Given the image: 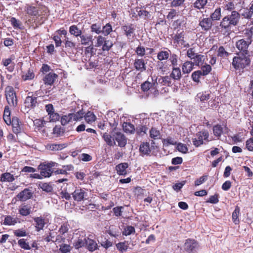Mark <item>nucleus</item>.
Here are the masks:
<instances>
[{
    "label": "nucleus",
    "mask_w": 253,
    "mask_h": 253,
    "mask_svg": "<svg viewBox=\"0 0 253 253\" xmlns=\"http://www.w3.org/2000/svg\"><path fill=\"white\" fill-rule=\"evenodd\" d=\"M57 75L53 72H50L46 74L43 78V81L45 84L51 85L57 78Z\"/></svg>",
    "instance_id": "nucleus-15"
},
{
    "label": "nucleus",
    "mask_w": 253,
    "mask_h": 253,
    "mask_svg": "<svg viewBox=\"0 0 253 253\" xmlns=\"http://www.w3.org/2000/svg\"><path fill=\"white\" fill-rule=\"evenodd\" d=\"M84 119L85 121L88 123H91L94 122L95 120L96 117L94 115V114L88 111L84 115Z\"/></svg>",
    "instance_id": "nucleus-43"
},
{
    "label": "nucleus",
    "mask_w": 253,
    "mask_h": 253,
    "mask_svg": "<svg viewBox=\"0 0 253 253\" xmlns=\"http://www.w3.org/2000/svg\"><path fill=\"white\" fill-rule=\"evenodd\" d=\"M213 132L214 135L219 137L222 133V128L219 125H216L213 127Z\"/></svg>",
    "instance_id": "nucleus-61"
},
{
    "label": "nucleus",
    "mask_w": 253,
    "mask_h": 253,
    "mask_svg": "<svg viewBox=\"0 0 253 253\" xmlns=\"http://www.w3.org/2000/svg\"><path fill=\"white\" fill-rule=\"evenodd\" d=\"M176 149L177 150L183 154H186L188 152V149L187 146L181 143H176Z\"/></svg>",
    "instance_id": "nucleus-52"
},
{
    "label": "nucleus",
    "mask_w": 253,
    "mask_h": 253,
    "mask_svg": "<svg viewBox=\"0 0 253 253\" xmlns=\"http://www.w3.org/2000/svg\"><path fill=\"white\" fill-rule=\"evenodd\" d=\"M135 69L141 72L146 70V66L143 59H136L134 62Z\"/></svg>",
    "instance_id": "nucleus-19"
},
{
    "label": "nucleus",
    "mask_w": 253,
    "mask_h": 253,
    "mask_svg": "<svg viewBox=\"0 0 253 253\" xmlns=\"http://www.w3.org/2000/svg\"><path fill=\"white\" fill-rule=\"evenodd\" d=\"M19 213L22 216H27L32 212L31 207L28 205H22L19 209Z\"/></svg>",
    "instance_id": "nucleus-25"
},
{
    "label": "nucleus",
    "mask_w": 253,
    "mask_h": 253,
    "mask_svg": "<svg viewBox=\"0 0 253 253\" xmlns=\"http://www.w3.org/2000/svg\"><path fill=\"white\" fill-rule=\"evenodd\" d=\"M17 223L16 218L13 217L10 215H6L4 216L3 224L4 225H14Z\"/></svg>",
    "instance_id": "nucleus-29"
},
{
    "label": "nucleus",
    "mask_w": 253,
    "mask_h": 253,
    "mask_svg": "<svg viewBox=\"0 0 253 253\" xmlns=\"http://www.w3.org/2000/svg\"><path fill=\"white\" fill-rule=\"evenodd\" d=\"M202 76H203L199 70L194 72L191 75L193 80L196 83L200 82V79Z\"/></svg>",
    "instance_id": "nucleus-56"
},
{
    "label": "nucleus",
    "mask_w": 253,
    "mask_h": 253,
    "mask_svg": "<svg viewBox=\"0 0 253 253\" xmlns=\"http://www.w3.org/2000/svg\"><path fill=\"white\" fill-rule=\"evenodd\" d=\"M38 169L40 170V174L42 176V178L49 177L53 172V171L48 168L43 163L39 165Z\"/></svg>",
    "instance_id": "nucleus-8"
},
{
    "label": "nucleus",
    "mask_w": 253,
    "mask_h": 253,
    "mask_svg": "<svg viewBox=\"0 0 253 253\" xmlns=\"http://www.w3.org/2000/svg\"><path fill=\"white\" fill-rule=\"evenodd\" d=\"M87 239L84 237L79 238L74 243V246L76 249H79L86 245Z\"/></svg>",
    "instance_id": "nucleus-35"
},
{
    "label": "nucleus",
    "mask_w": 253,
    "mask_h": 253,
    "mask_svg": "<svg viewBox=\"0 0 253 253\" xmlns=\"http://www.w3.org/2000/svg\"><path fill=\"white\" fill-rule=\"evenodd\" d=\"M208 0H196L194 3V7L198 9L203 8L207 3Z\"/></svg>",
    "instance_id": "nucleus-45"
},
{
    "label": "nucleus",
    "mask_w": 253,
    "mask_h": 253,
    "mask_svg": "<svg viewBox=\"0 0 253 253\" xmlns=\"http://www.w3.org/2000/svg\"><path fill=\"white\" fill-rule=\"evenodd\" d=\"M199 26L202 30L205 31L209 30L212 26V20L210 18H204L199 21Z\"/></svg>",
    "instance_id": "nucleus-14"
},
{
    "label": "nucleus",
    "mask_w": 253,
    "mask_h": 253,
    "mask_svg": "<svg viewBox=\"0 0 253 253\" xmlns=\"http://www.w3.org/2000/svg\"><path fill=\"white\" fill-rule=\"evenodd\" d=\"M170 78L173 79L174 80H179L181 78V74L180 69L179 68L173 67L172 71L170 74Z\"/></svg>",
    "instance_id": "nucleus-26"
},
{
    "label": "nucleus",
    "mask_w": 253,
    "mask_h": 253,
    "mask_svg": "<svg viewBox=\"0 0 253 253\" xmlns=\"http://www.w3.org/2000/svg\"><path fill=\"white\" fill-rule=\"evenodd\" d=\"M122 29L125 32V34L128 39L133 37V34L135 31V28L132 25H126L122 27Z\"/></svg>",
    "instance_id": "nucleus-20"
},
{
    "label": "nucleus",
    "mask_w": 253,
    "mask_h": 253,
    "mask_svg": "<svg viewBox=\"0 0 253 253\" xmlns=\"http://www.w3.org/2000/svg\"><path fill=\"white\" fill-rule=\"evenodd\" d=\"M5 92L8 104L10 106H15L17 105V98L13 88L11 86L6 87Z\"/></svg>",
    "instance_id": "nucleus-3"
},
{
    "label": "nucleus",
    "mask_w": 253,
    "mask_h": 253,
    "mask_svg": "<svg viewBox=\"0 0 253 253\" xmlns=\"http://www.w3.org/2000/svg\"><path fill=\"white\" fill-rule=\"evenodd\" d=\"M13 60L14 58L11 56L10 58L3 59L2 61L3 65L6 67L8 71L10 72L14 70V64L12 63Z\"/></svg>",
    "instance_id": "nucleus-23"
},
{
    "label": "nucleus",
    "mask_w": 253,
    "mask_h": 253,
    "mask_svg": "<svg viewBox=\"0 0 253 253\" xmlns=\"http://www.w3.org/2000/svg\"><path fill=\"white\" fill-rule=\"evenodd\" d=\"M34 221L35 223V228L36 230L39 232L41 230H42L44 225L46 223V220L43 217L40 216L39 217H35L33 218Z\"/></svg>",
    "instance_id": "nucleus-10"
},
{
    "label": "nucleus",
    "mask_w": 253,
    "mask_h": 253,
    "mask_svg": "<svg viewBox=\"0 0 253 253\" xmlns=\"http://www.w3.org/2000/svg\"><path fill=\"white\" fill-rule=\"evenodd\" d=\"M240 211L239 207L237 206L232 213V220L235 224H238L239 223L238 216L240 214Z\"/></svg>",
    "instance_id": "nucleus-39"
},
{
    "label": "nucleus",
    "mask_w": 253,
    "mask_h": 253,
    "mask_svg": "<svg viewBox=\"0 0 253 253\" xmlns=\"http://www.w3.org/2000/svg\"><path fill=\"white\" fill-rule=\"evenodd\" d=\"M208 179V175H204L201 176L199 178L196 179L194 182L195 186H199L200 185L204 183Z\"/></svg>",
    "instance_id": "nucleus-60"
},
{
    "label": "nucleus",
    "mask_w": 253,
    "mask_h": 253,
    "mask_svg": "<svg viewBox=\"0 0 253 253\" xmlns=\"http://www.w3.org/2000/svg\"><path fill=\"white\" fill-rule=\"evenodd\" d=\"M10 22H11V25L15 29H20L21 23L19 20L16 19L15 17L11 18Z\"/></svg>",
    "instance_id": "nucleus-63"
},
{
    "label": "nucleus",
    "mask_w": 253,
    "mask_h": 253,
    "mask_svg": "<svg viewBox=\"0 0 253 253\" xmlns=\"http://www.w3.org/2000/svg\"><path fill=\"white\" fill-rule=\"evenodd\" d=\"M198 243L194 239L186 240L184 245V250L188 253H191L198 248Z\"/></svg>",
    "instance_id": "nucleus-7"
},
{
    "label": "nucleus",
    "mask_w": 253,
    "mask_h": 253,
    "mask_svg": "<svg viewBox=\"0 0 253 253\" xmlns=\"http://www.w3.org/2000/svg\"><path fill=\"white\" fill-rule=\"evenodd\" d=\"M69 33L71 35L77 38L80 37L82 34V31L76 25H72L69 27Z\"/></svg>",
    "instance_id": "nucleus-27"
},
{
    "label": "nucleus",
    "mask_w": 253,
    "mask_h": 253,
    "mask_svg": "<svg viewBox=\"0 0 253 253\" xmlns=\"http://www.w3.org/2000/svg\"><path fill=\"white\" fill-rule=\"evenodd\" d=\"M25 8L27 13L29 15L34 16L39 15V10L35 6L27 5Z\"/></svg>",
    "instance_id": "nucleus-31"
},
{
    "label": "nucleus",
    "mask_w": 253,
    "mask_h": 253,
    "mask_svg": "<svg viewBox=\"0 0 253 253\" xmlns=\"http://www.w3.org/2000/svg\"><path fill=\"white\" fill-rule=\"evenodd\" d=\"M149 80V79H148ZM153 82L154 81H149V80L146 81L141 85V88L143 91H147L149 90L152 89L153 86Z\"/></svg>",
    "instance_id": "nucleus-38"
},
{
    "label": "nucleus",
    "mask_w": 253,
    "mask_h": 253,
    "mask_svg": "<svg viewBox=\"0 0 253 253\" xmlns=\"http://www.w3.org/2000/svg\"><path fill=\"white\" fill-rule=\"evenodd\" d=\"M230 26L232 25L229 23V18L228 17H226L225 16L222 19L219 25V26L221 28L224 29L225 30L229 29Z\"/></svg>",
    "instance_id": "nucleus-41"
},
{
    "label": "nucleus",
    "mask_w": 253,
    "mask_h": 253,
    "mask_svg": "<svg viewBox=\"0 0 253 253\" xmlns=\"http://www.w3.org/2000/svg\"><path fill=\"white\" fill-rule=\"evenodd\" d=\"M164 145L168 146L169 145H174L176 144V142L174 138L171 137H168L163 140Z\"/></svg>",
    "instance_id": "nucleus-54"
},
{
    "label": "nucleus",
    "mask_w": 253,
    "mask_h": 253,
    "mask_svg": "<svg viewBox=\"0 0 253 253\" xmlns=\"http://www.w3.org/2000/svg\"><path fill=\"white\" fill-rule=\"evenodd\" d=\"M135 232L134 227L131 226H126L123 231V235L125 236H128L132 234H134Z\"/></svg>",
    "instance_id": "nucleus-49"
},
{
    "label": "nucleus",
    "mask_w": 253,
    "mask_h": 253,
    "mask_svg": "<svg viewBox=\"0 0 253 253\" xmlns=\"http://www.w3.org/2000/svg\"><path fill=\"white\" fill-rule=\"evenodd\" d=\"M65 147L64 144H52L49 146V149L52 151L62 150Z\"/></svg>",
    "instance_id": "nucleus-53"
},
{
    "label": "nucleus",
    "mask_w": 253,
    "mask_h": 253,
    "mask_svg": "<svg viewBox=\"0 0 253 253\" xmlns=\"http://www.w3.org/2000/svg\"><path fill=\"white\" fill-rule=\"evenodd\" d=\"M151 80L154 81V85H158L160 84L163 85H167L170 86L172 85L171 79L169 76L160 77L158 78L157 76H154L151 77Z\"/></svg>",
    "instance_id": "nucleus-4"
},
{
    "label": "nucleus",
    "mask_w": 253,
    "mask_h": 253,
    "mask_svg": "<svg viewBox=\"0 0 253 253\" xmlns=\"http://www.w3.org/2000/svg\"><path fill=\"white\" fill-rule=\"evenodd\" d=\"M169 51H161L158 53L157 58L158 60L162 61L168 59L169 56Z\"/></svg>",
    "instance_id": "nucleus-46"
},
{
    "label": "nucleus",
    "mask_w": 253,
    "mask_h": 253,
    "mask_svg": "<svg viewBox=\"0 0 253 253\" xmlns=\"http://www.w3.org/2000/svg\"><path fill=\"white\" fill-rule=\"evenodd\" d=\"M87 193L84 189L77 188L72 193L73 197L75 201H81L83 200Z\"/></svg>",
    "instance_id": "nucleus-11"
},
{
    "label": "nucleus",
    "mask_w": 253,
    "mask_h": 253,
    "mask_svg": "<svg viewBox=\"0 0 253 253\" xmlns=\"http://www.w3.org/2000/svg\"><path fill=\"white\" fill-rule=\"evenodd\" d=\"M15 180L13 175L9 172L2 173L0 177V181L1 182H12Z\"/></svg>",
    "instance_id": "nucleus-30"
},
{
    "label": "nucleus",
    "mask_w": 253,
    "mask_h": 253,
    "mask_svg": "<svg viewBox=\"0 0 253 253\" xmlns=\"http://www.w3.org/2000/svg\"><path fill=\"white\" fill-rule=\"evenodd\" d=\"M128 165L127 163H122L118 164L116 167L117 173L119 175L126 176L127 173V169Z\"/></svg>",
    "instance_id": "nucleus-17"
},
{
    "label": "nucleus",
    "mask_w": 253,
    "mask_h": 253,
    "mask_svg": "<svg viewBox=\"0 0 253 253\" xmlns=\"http://www.w3.org/2000/svg\"><path fill=\"white\" fill-rule=\"evenodd\" d=\"M113 137L118 144V146L121 147L125 146L126 144V139L125 135L120 132H114Z\"/></svg>",
    "instance_id": "nucleus-12"
},
{
    "label": "nucleus",
    "mask_w": 253,
    "mask_h": 253,
    "mask_svg": "<svg viewBox=\"0 0 253 253\" xmlns=\"http://www.w3.org/2000/svg\"><path fill=\"white\" fill-rule=\"evenodd\" d=\"M193 63L197 66H202L205 61V56L203 55L197 54L192 59Z\"/></svg>",
    "instance_id": "nucleus-28"
},
{
    "label": "nucleus",
    "mask_w": 253,
    "mask_h": 253,
    "mask_svg": "<svg viewBox=\"0 0 253 253\" xmlns=\"http://www.w3.org/2000/svg\"><path fill=\"white\" fill-rule=\"evenodd\" d=\"M60 118L59 115L55 113V112H52L49 115V122H56L58 121Z\"/></svg>",
    "instance_id": "nucleus-64"
},
{
    "label": "nucleus",
    "mask_w": 253,
    "mask_h": 253,
    "mask_svg": "<svg viewBox=\"0 0 253 253\" xmlns=\"http://www.w3.org/2000/svg\"><path fill=\"white\" fill-rule=\"evenodd\" d=\"M221 16V8L218 7L211 14L210 18L212 21H217L220 19Z\"/></svg>",
    "instance_id": "nucleus-33"
},
{
    "label": "nucleus",
    "mask_w": 253,
    "mask_h": 253,
    "mask_svg": "<svg viewBox=\"0 0 253 253\" xmlns=\"http://www.w3.org/2000/svg\"><path fill=\"white\" fill-rule=\"evenodd\" d=\"M37 94L35 93L33 94V92H29L28 96L26 97L24 104L25 106L28 108H33L36 106L37 101Z\"/></svg>",
    "instance_id": "nucleus-6"
},
{
    "label": "nucleus",
    "mask_w": 253,
    "mask_h": 253,
    "mask_svg": "<svg viewBox=\"0 0 253 253\" xmlns=\"http://www.w3.org/2000/svg\"><path fill=\"white\" fill-rule=\"evenodd\" d=\"M91 31L99 34L102 32V27L99 24H93L91 26Z\"/></svg>",
    "instance_id": "nucleus-58"
},
{
    "label": "nucleus",
    "mask_w": 253,
    "mask_h": 253,
    "mask_svg": "<svg viewBox=\"0 0 253 253\" xmlns=\"http://www.w3.org/2000/svg\"><path fill=\"white\" fill-rule=\"evenodd\" d=\"M140 152L143 155H148L150 153L149 143L145 142L141 144L140 146Z\"/></svg>",
    "instance_id": "nucleus-32"
},
{
    "label": "nucleus",
    "mask_w": 253,
    "mask_h": 253,
    "mask_svg": "<svg viewBox=\"0 0 253 253\" xmlns=\"http://www.w3.org/2000/svg\"><path fill=\"white\" fill-rule=\"evenodd\" d=\"M86 246L90 251H93L97 248V244L93 240L87 239Z\"/></svg>",
    "instance_id": "nucleus-42"
},
{
    "label": "nucleus",
    "mask_w": 253,
    "mask_h": 253,
    "mask_svg": "<svg viewBox=\"0 0 253 253\" xmlns=\"http://www.w3.org/2000/svg\"><path fill=\"white\" fill-rule=\"evenodd\" d=\"M104 140L109 146H113L116 144L113 133L112 135L107 133H104L102 136Z\"/></svg>",
    "instance_id": "nucleus-22"
},
{
    "label": "nucleus",
    "mask_w": 253,
    "mask_h": 253,
    "mask_svg": "<svg viewBox=\"0 0 253 253\" xmlns=\"http://www.w3.org/2000/svg\"><path fill=\"white\" fill-rule=\"evenodd\" d=\"M39 185L43 191L47 193L51 192L53 190L52 186L50 183H43L40 184Z\"/></svg>",
    "instance_id": "nucleus-50"
},
{
    "label": "nucleus",
    "mask_w": 253,
    "mask_h": 253,
    "mask_svg": "<svg viewBox=\"0 0 253 253\" xmlns=\"http://www.w3.org/2000/svg\"><path fill=\"white\" fill-rule=\"evenodd\" d=\"M194 66V63L192 61L185 62L182 66V72L184 74L190 73L193 70Z\"/></svg>",
    "instance_id": "nucleus-24"
},
{
    "label": "nucleus",
    "mask_w": 253,
    "mask_h": 253,
    "mask_svg": "<svg viewBox=\"0 0 253 253\" xmlns=\"http://www.w3.org/2000/svg\"><path fill=\"white\" fill-rule=\"evenodd\" d=\"M209 133L204 130L197 133L195 138H193V144L196 147H198L204 143V140H208Z\"/></svg>",
    "instance_id": "nucleus-5"
},
{
    "label": "nucleus",
    "mask_w": 253,
    "mask_h": 253,
    "mask_svg": "<svg viewBox=\"0 0 253 253\" xmlns=\"http://www.w3.org/2000/svg\"><path fill=\"white\" fill-rule=\"evenodd\" d=\"M72 114H69L68 115L63 116L61 119V124L63 126L67 125L68 123L72 122Z\"/></svg>",
    "instance_id": "nucleus-55"
},
{
    "label": "nucleus",
    "mask_w": 253,
    "mask_h": 253,
    "mask_svg": "<svg viewBox=\"0 0 253 253\" xmlns=\"http://www.w3.org/2000/svg\"><path fill=\"white\" fill-rule=\"evenodd\" d=\"M32 196L31 190L29 188H25L17 195V197L21 201H26L31 199Z\"/></svg>",
    "instance_id": "nucleus-9"
},
{
    "label": "nucleus",
    "mask_w": 253,
    "mask_h": 253,
    "mask_svg": "<svg viewBox=\"0 0 253 253\" xmlns=\"http://www.w3.org/2000/svg\"><path fill=\"white\" fill-rule=\"evenodd\" d=\"M252 42V39L248 38L247 40L241 39L236 42L235 46L239 51L238 53L249 54L248 47Z\"/></svg>",
    "instance_id": "nucleus-2"
},
{
    "label": "nucleus",
    "mask_w": 253,
    "mask_h": 253,
    "mask_svg": "<svg viewBox=\"0 0 253 253\" xmlns=\"http://www.w3.org/2000/svg\"><path fill=\"white\" fill-rule=\"evenodd\" d=\"M18 244L21 248L24 250H29L31 249L29 244L26 242L24 239H21L19 240Z\"/></svg>",
    "instance_id": "nucleus-57"
},
{
    "label": "nucleus",
    "mask_w": 253,
    "mask_h": 253,
    "mask_svg": "<svg viewBox=\"0 0 253 253\" xmlns=\"http://www.w3.org/2000/svg\"><path fill=\"white\" fill-rule=\"evenodd\" d=\"M230 53L227 52L223 46L219 47L217 50V56L221 58H226L229 55Z\"/></svg>",
    "instance_id": "nucleus-40"
},
{
    "label": "nucleus",
    "mask_w": 253,
    "mask_h": 253,
    "mask_svg": "<svg viewBox=\"0 0 253 253\" xmlns=\"http://www.w3.org/2000/svg\"><path fill=\"white\" fill-rule=\"evenodd\" d=\"M210 93L209 91L201 92L197 94L196 97L199 99L201 101L204 102L210 98Z\"/></svg>",
    "instance_id": "nucleus-36"
},
{
    "label": "nucleus",
    "mask_w": 253,
    "mask_h": 253,
    "mask_svg": "<svg viewBox=\"0 0 253 253\" xmlns=\"http://www.w3.org/2000/svg\"><path fill=\"white\" fill-rule=\"evenodd\" d=\"M84 112L83 110H80L75 114H72V121H80L84 116Z\"/></svg>",
    "instance_id": "nucleus-47"
},
{
    "label": "nucleus",
    "mask_w": 253,
    "mask_h": 253,
    "mask_svg": "<svg viewBox=\"0 0 253 253\" xmlns=\"http://www.w3.org/2000/svg\"><path fill=\"white\" fill-rule=\"evenodd\" d=\"M135 131L137 134L140 136H143L147 134L148 128L145 126L140 125L136 127Z\"/></svg>",
    "instance_id": "nucleus-37"
},
{
    "label": "nucleus",
    "mask_w": 253,
    "mask_h": 253,
    "mask_svg": "<svg viewBox=\"0 0 253 253\" xmlns=\"http://www.w3.org/2000/svg\"><path fill=\"white\" fill-rule=\"evenodd\" d=\"M229 18V21L232 26H236L239 23L240 18V14L236 11L233 10L230 15L226 16Z\"/></svg>",
    "instance_id": "nucleus-13"
},
{
    "label": "nucleus",
    "mask_w": 253,
    "mask_h": 253,
    "mask_svg": "<svg viewBox=\"0 0 253 253\" xmlns=\"http://www.w3.org/2000/svg\"><path fill=\"white\" fill-rule=\"evenodd\" d=\"M81 43L84 45H89L92 43V36L89 34H82L79 37Z\"/></svg>",
    "instance_id": "nucleus-21"
},
{
    "label": "nucleus",
    "mask_w": 253,
    "mask_h": 253,
    "mask_svg": "<svg viewBox=\"0 0 253 253\" xmlns=\"http://www.w3.org/2000/svg\"><path fill=\"white\" fill-rule=\"evenodd\" d=\"M149 136L154 140L159 139L161 138V129L157 127L153 126L149 131Z\"/></svg>",
    "instance_id": "nucleus-16"
},
{
    "label": "nucleus",
    "mask_w": 253,
    "mask_h": 253,
    "mask_svg": "<svg viewBox=\"0 0 253 253\" xmlns=\"http://www.w3.org/2000/svg\"><path fill=\"white\" fill-rule=\"evenodd\" d=\"M34 77L35 75L33 72L29 70L27 72L22 75V79L23 81H26L32 80Z\"/></svg>",
    "instance_id": "nucleus-51"
},
{
    "label": "nucleus",
    "mask_w": 253,
    "mask_h": 253,
    "mask_svg": "<svg viewBox=\"0 0 253 253\" xmlns=\"http://www.w3.org/2000/svg\"><path fill=\"white\" fill-rule=\"evenodd\" d=\"M241 16L247 19H251L252 17V15L247 7L243 9L241 13Z\"/></svg>",
    "instance_id": "nucleus-62"
},
{
    "label": "nucleus",
    "mask_w": 253,
    "mask_h": 253,
    "mask_svg": "<svg viewBox=\"0 0 253 253\" xmlns=\"http://www.w3.org/2000/svg\"><path fill=\"white\" fill-rule=\"evenodd\" d=\"M112 31L111 25L109 23L106 24L102 28V32L104 35H109Z\"/></svg>",
    "instance_id": "nucleus-59"
},
{
    "label": "nucleus",
    "mask_w": 253,
    "mask_h": 253,
    "mask_svg": "<svg viewBox=\"0 0 253 253\" xmlns=\"http://www.w3.org/2000/svg\"><path fill=\"white\" fill-rule=\"evenodd\" d=\"M123 127L124 130L126 133H132L135 131L134 126L130 123H124Z\"/></svg>",
    "instance_id": "nucleus-34"
},
{
    "label": "nucleus",
    "mask_w": 253,
    "mask_h": 253,
    "mask_svg": "<svg viewBox=\"0 0 253 253\" xmlns=\"http://www.w3.org/2000/svg\"><path fill=\"white\" fill-rule=\"evenodd\" d=\"M250 63L249 54L237 53L233 58L232 65L236 70H240L249 66Z\"/></svg>",
    "instance_id": "nucleus-1"
},
{
    "label": "nucleus",
    "mask_w": 253,
    "mask_h": 253,
    "mask_svg": "<svg viewBox=\"0 0 253 253\" xmlns=\"http://www.w3.org/2000/svg\"><path fill=\"white\" fill-rule=\"evenodd\" d=\"M211 67L209 64H205L204 65H202L201 68V70H199L203 76H206L211 71Z\"/></svg>",
    "instance_id": "nucleus-48"
},
{
    "label": "nucleus",
    "mask_w": 253,
    "mask_h": 253,
    "mask_svg": "<svg viewBox=\"0 0 253 253\" xmlns=\"http://www.w3.org/2000/svg\"><path fill=\"white\" fill-rule=\"evenodd\" d=\"M64 41L66 48H75L76 46V43L71 40V39L68 37L65 36Z\"/></svg>",
    "instance_id": "nucleus-44"
},
{
    "label": "nucleus",
    "mask_w": 253,
    "mask_h": 253,
    "mask_svg": "<svg viewBox=\"0 0 253 253\" xmlns=\"http://www.w3.org/2000/svg\"><path fill=\"white\" fill-rule=\"evenodd\" d=\"M12 126L13 132L16 134L20 133L21 131V123L17 117H13L11 123Z\"/></svg>",
    "instance_id": "nucleus-18"
}]
</instances>
